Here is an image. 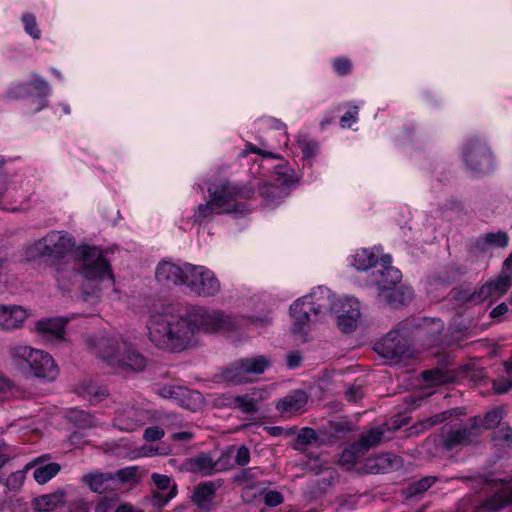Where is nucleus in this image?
Here are the masks:
<instances>
[{"label": "nucleus", "instance_id": "nucleus-6", "mask_svg": "<svg viewBox=\"0 0 512 512\" xmlns=\"http://www.w3.org/2000/svg\"><path fill=\"white\" fill-rule=\"evenodd\" d=\"M187 318L190 321V326H192L194 336L196 330L212 333L235 328L232 317L219 310L208 312L206 309L198 307L193 309Z\"/></svg>", "mask_w": 512, "mask_h": 512}, {"label": "nucleus", "instance_id": "nucleus-19", "mask_svg": "<svg viewBox=\"0 0 512 512\" xmlns=\"http://www.w3.org/2000/svg\"><path fill=\"white\" fill-rule=\"evenodd\" d=\"M33 365L30 369L33 375L37 378L54 380L58 375V368L53 358L45 351L39 350L35 353Z\"/></svg>", "mask_w": 512, "mask_h": 512}, {"label": "nucleus", "instance_id": "nucleus-8", "mask_svg": "<svg viewBox=\"0 0 512 512\" xmlns=\"http://www.w3.org/2000/svg\"><path fill=\"white\" fill-rule=\"evenodd\" d=\"M185 285L199 296H213L220 290V283L213 272L202 266L187 264Z\"/></svg>", "mask_w": 512, "mask_h": 512}, {"label": "nucleus", "instance_id": "nucleus-5", "mask_svg": "<svg viewBox=\"0 0 512 512\" xmlns=\"http://www.w3.org/2000/svg\"><path fill=\"white\" fill-rule=\"evenodd\" d=\"M480 416L471 417L466 424H456L445 431L442 447L452 451L458 446H474L479 443Z\"/></svg>", "mask_w": 512, "mask_h": 512}, {"label": "nucleus", "instance_id": "nucleus-40", "mask_svg": "<svg viewBox=\"0 0 512 512\" xmlns=\"http://www.w3.org/2000/svg\"><path fill=\"white\" fill-rule=\"evenodd\" d=\"M247 375L262 374L269 366L270 361L263 355L242 359Z\"/></svg>", "mask_w": 512, "mask_h": 512}, {"label": "nucleus", "instance_id": "nucleus-18", "mask_svg": "<svg viewBox=\"0 0 512 512\" xmlns=\"http://www.w3.org/2000/svg\"><path fill=\"white\" fill-rule=\"evenodd\" d=\"M50 93V87L46 80L38 75H34L30 82H23L17 85L9 92L12 98H23L33 94L38 97H46Z\"/></svg>", "mask_w": 512, "mask_h": 512}, {"label": "nucleus", "instance_id": "nucleus-47", "mask_svg": "<svg viewBox=\"0 0 512 512\" xmlns=\"http://www.w3.org/2000/svg\"><path fill=\"white\" fill-rule=\"evenodd\" d=\"M444 421H445V417H443V415H441L439 413V414H436L428 419L419 421L412 427V429H414L416 433H421V432H424L425 430L430 429L431 427L438 425Z\"/></svg>", "mask_w": 512, "mask_h": 512}, {"label": "nucleus", "instance_id": "nucleus-49", "mask_svg": "<svg viewBox=\"0 0 512 512\" xmlns=\"http://www.w3.org/2000/svg\"><path fill=\"white\" fill-rule=\"evenodd\" d=\"M330 485L331 482L326 478L312 480L308 485L309 493L312 497L316 498L323 494L326 488Z\"/></svg>", "mask_w": 512, "mask_h": 512}, {"label": "nucleus", "instance_id": "nucleus-51", "mask_svg": "<svg viewBox=\"0 0 512 512\" xmlns=\"http://www.w3.org/2000/svg\"><path fill=\"white\" fill-rule=\"evenodd\" d=\"M264 503L269 507H276L283 503L284 497L279 491L263 490Z\"/></svg>", "mask_w": 512, "mask_h": 512}, {"label": "nucleus", "instance_id": "nucleus-28", "mask_svg": "<svg viewBox=\"0 0 512 512\" xmlns=\"http://www.w3.org/2000/svg\"><path fill=\"white\" fill-rule=\"evenodd\" d=\"M374 281L378 288V292H381L391 287L396 286L402 279V273L399 269L387 265L384 269L378 270L374 273Z\"/></svg>", "mask_w": 512, "mask_h": 512}, {"label": "nucleus", "instance_id": "nucleus-9", "mask_svg": "<svg viewBox=\"0 0 512 512\" xmlns=\"http://www.w3.org/2000/svg\"><path fill=\"white\" fill-rule=\"evenodd\" d=\"M463 156L465 163L472 172L485 174L493 167V157L491 150L484 142L477 138H472L466 144Z\"/></svg>", "mask_w": 512, "mask_h": 512}, {"label": "nucleus", "instance_id": "nucleus-4", "mask_svg": "<svg viewBox=\"0 0 512 512\" xmlns=\"http://www.w3.org/2000/svg\"><path fill=\"white\" fill-rule=\"evenodd\" d=\"M327 310V305L313 301V296L311 295L297 299L290 306V315L294 319V323L291 326L292 334L306 340L309 325L312 321L310 318L311 313L317 318L320 314L326 313Z\"/></svg>", "mask_w": 512, "mask_h": 512}, {"label": "nucleus", "instance_id": "nucleus-64", "mask_svg": "<svg viewBox=\"0 0 512 512\" xmlns=\"http://www.w3.org/2000/svg\"><path fill=\"white\" fill-rule=\"evenodd\" d=\"M499 275L512 282V252L505 259Z\"/></svg>", "mask_w": 512, "mask_h": 512}, {"label": "nucleus", "instance_id": "nucleus-11", "mask_svg": "<svg viewBox=\"0 0 512 512\" xmlns=\"http://www.w3.org/2000/svg\"><path fill=\"white\" fill-rule=\"evenodd\" d=\"M374 350L387 359H397L406 356L409 352L406 340L399 329L388 332L375 344Z\"/></svg>", "mask_w": 512, "mask_h": 512}, {"label": "nucleus", "instance_id": "nucleus-25", "mask_svg": "<svg viewBox=\"0 0 512 512\" xmlns=\"http://www.w3.org/2000/svg\"><path fill=\"white\" fill-rule=\"evenodd\" d=\"M26 318L27 313L21 306L0 305V326L4 329L19 328Z\"/></svg>", "mask_w": 512, "mask_h": 512}, {"label": "nucleus", "instance_id": "nucleus-30", "mask_svg": "<svg viewBox=\"0 0 512 512\" xmlns=\"http://www.w3.org/2000/svg\"><path fill=\"white\" fill-rule=\"evenodd\" d=\"M221 380L234 384H243L249 381L242 359L223 368L219 374Z\"/></svg>", "mask_w": 512, "mask_h": 512}, {"label": "nucleus", "instance_id": "nucleus-34", "mask_svg": "<svg viewBox=\"0 0 512 512\" xmlns=\"http://www.w3.org/2000/svg\"><path fill=\"white\" fill-rule=\"evenodd\" d=\"M203 403V396L200 392L183 388L177 404L191 411H196Z\"/></svg>", "mask_w": 512, "mask_h": 512}, {"label": "nucleus", "instance_id": "nucleus-29", "mask_svg": "<svg viewBox=\"0 0 512 512\" xmlns=\"http://www.w3.org/2000/svg\"><path fill=\"white\" fill-rule=\"evenodd\" d=\"M83 482L96 493H105L115 488V476L111 473L87 474Z\"/></svg>", "mask_w": 512, "mask_h": 512}, {"label": "nucleus", "instance_id": "nucleus-32", "mask_svg": "<svg viewBox=\"0 0 512 512\" xmlns=\"http://www.w3.org/2000/svg\"><path fill=\"white\" fill-rule=\"evenodd\" d=\"M438 481L436 476H426L420 480L414 481L402 490V496L405 499L414 498L425 493L433 484Z\"/></svg>", "mask_w": 512, "mask_h": 512}, {"label": "nucleus", "instance_id": "nucleus-57", "mask_svg": "<svg viewBox=\"0 0 512 512\" xmlns=\"http://www.w3.org/2000/svg\"><path fill=\"white\" fill-rule=\"evenodd\" d=\"M317 143L313 141H301L299 142V148L305 159H311L315 156L317 150Z\"/></svg>", "mask_w": 512, "mask_h": 512}, {"label": "nucleus", "instance_id": "nucleus-2", "mask_svg": "<svg viewBox=\"0 0 512 512\" xmlns=\"http://www.w3.org/2000/svg\"><path fill=\"white\" fill-rule=\"evenodd\" d=\"M92 352L114 373L141 372L147 360L127 342L115 337L100 336L89 341Z\"/></svg>", "mask_w": 512, "mask_h": 512}, {"label": "nucleus", "instance_id": "nucleus-21", "mask_svg": "<svg viewBox=\"0 0 512 512\" xmlns=\"http://www.w3.org/2000/svg\"><path fill=\"white\" fill-rule=\"evenodd\" d=\"M224 484L223 479L206 481L197 484L192 494V502L199 508H207L216 496V491Z\"/></svg>", "mask_w": 512, "mask_h": 512}, {"label": "nucleus", "instance_id": "nucleus-44", "mask_svg": "<svg viewBox=\"0 0 512 512\" xmlns=\"http://www.w3.org/2000/svg\"><path fill=\"white\" fill-rule=\"evenodd\" d=\"M453 299L461 304L472 303L474 305L481 304V300L478 298V290L471 292L464 288H454Z\"/></svg>", "mask_w": 512, "mask_h": 512}, {"label": "nucleus", "instance_id": "nucleus-1", "mask_svg": "<svg viewBox=\"0 0 512 512\" xmlns=\"http://www.w3.org/2000/svg\"><path fill=\"white\" fill-rule=\"evenodd\" d=\"M147 329L150 341L168 352H181L197 344L187 317L157 313L149 318Z\"/></svg>", "mask_w": 512, "mask_h": 512}, {"label": "nucleus", "instance_id": "nucleus-42", "mask_svg": "<svg viewBox=\"0 0 512 512\" xmlns=\"http://www.w3.org/2000/svg\"><path fill=\"white\" fill-rule=\"evenodd\" d=\"M503 413L504 411L502 408H495L488 411L483 419L480 417L479 435H481L482 429L489 430L496 428L501 423Z\"/></svg>", "mask_w": 512, "mask_h": 512}, {"label": "nucleus", "instance_id": "nucleus-27", "mask_svg": "<svg viewBox=\"0 0 512 512\" xmlns=\"http://www.w3.org/2000/svg\"><path fill=\"white\" fill-rule=\"evenodd\" d=\"M66 491L58 489L53 493L41 495L33 499L32 505L38 512H51L65 504Z\"/></svg>", "mask_w": 512, "mask_h": 512}, {"label": "nucleus", "instance_id": "nucleus-55", "mask_svg": "<svg viewBox=\"0 0 512 512\" xmlns=\"http://www.w3.org/2000/svg\"><path fill=\"white\" fill-rule=\"evenodd\" d=\"M165 435V431L159 426H150L144 430L143 438L148 442L160 440Z\"/></svg>", "mask_w": 512, "mask_h": 512}, {"label": "nucleus", "instance_id": "nucleus-13", "mask_svg": "<svg viewBox=\"0 0 512 512\" xmlns=\"http://www.w3.org/2000/svg\"><path fill=\"white\" fill-rule=\"evenodd\" d=\"M321 294H326V296H322L317 300L319 301L321 299L327 298L328 302L323 303L324 305L328 306V310L326 312H333L337 315V317L360 316V305L357 299L351 297L344 299H333L334 296L330 295L329 290H321Z\"/></svg>", "mask_w": 512, "mask_h": 512}, {"label": "nucleus", "instance_id": "nucleus-59", "mask_svg": "<svg viewBox=\"0 0 512 512\" xmlns=\"http://www.w3.org/2000/svg\"><path fill=\"white\" fill-rule=\"evenodd\" d=\"M235 463L239 466H246L250 461V451L249 449L242 445L236 450V455L234 457Z\"/></svg>", "mask_w": 512, "mask_h": 512}, {"label": "nucleus", "instance_id": "nucleus-3", "mask_svg": "<svg viewBox=\"0 0 512 512\" xmlns=\"http://www.w3.org/2000/svg\"><path fill=\"white\" fill-rule=\"evenodd\" d=\"M75 255L81 263V271L86 279L100 281L108 278L114 282L111 265L97 247L82 245L75 250Z\"/></svg>", "mask_w": 512, "mask_h": 512}, {"label": "nucleus", "instance_id": "nucleus-23", "mask_svg": "<svg viewBox=\"0 0 512 512\" xmlns=\"http://www.w3.org/2000/svg\"><path fill=\"white\" fill-rule=\"evenodd\" d=\"M183 469L191 473H199L202 476H210L217 471V462L207 453H200L188 458L183 463Z\"/></svg>", "mask_w": 512, "mask_h": 512}, {"label": "nucleus", "instance_id": "nucleus-7", "mask_svg": "<svg viewBox=\"0 0 512 512\" xmlns=\"http://www.w3.org/2000/svg\"><path fill=\"white\" fill-rule=\"evenodd\" d=\"M75 246V240L69 234L59 231H51L43 238L37 240L32 249L39 256H47L55 259L63 258Z\"/></svg>", "mask_w": 512, "mask_h": 512}, {"label": "nucleus", "instance_id": "nucleus-22", "mask_svg": "<svg viewBox=\"0 0 512 512\" xmlns=\"http://www.w3.org/2000/svg\"><path fill=\"white\" fill-rule=\"evenodd\" d=\"M379 300L390 307L398 308L407 305L413 298V291L409 287L399 286L378 292Z\"/></svg>", "mask_w": 512, "mask_h": 512}, {"label": "nucleus", "instance_id": "nucleus-43", "mask_svg": "<svg viewBox=\"0 0 512 512\" xmlns=\"http://www.w3.org/2000/svg\"><path fill=\"white\" fill-rule=\"evenodd\" d=\"M232 480L237 485L252 489L256 483V474L252 468H246L234 474Z\"/></svg>", "mask_w": 512, "mask_h": 512}, {"label": "nucleus", "instance_id": "nucleus-58", "mask_svg": "<svg viewBox=\"0 0 512 512\" xmlns=\"http://www.w3.org/2000/svg\"><path fill=\"white\" fill-rule=\"evenodd\" d=\"M358 116V106H353L347 111L340 119V125L342 128H349L356 122Z\"/></svg>", "mask_w": 512, "mask_h": 512}, {"label": "nucleus", "instance_id": "nucleus-20", "mask_svg": "<svg viewBox=\"0 0 512 512\" xmlns=\"http://www.w3.org/2000/svg\"><path fill=\"white\" fill-rule=\"evenodd\" d=\"M295 182H297V180H291L286 177L281 185L262 183L258 186V191L267 205L276 206L288 196V186Z\"/></svg>", "mask_w": 512, "mask_h": 512}, {"label": "nucleus", "instance_id": "nucleus-45", "mask_svg": "<svg viewBox=\"0 0 512 512\" xmlns=\"http://www.w3.org/2000/svg\"><path fill=\"white\" fill-rule=\"evenodd\" d=\"M32 467V464L29 463L25 466L23 470H18L11 473L6 479L5 485L10 491H18L23 486L25 481L26 471Z\"/></svg>", "mask_w": 512, "mask_h": 512}, {"label": "nucleus", "instance_id": "nucleus-39", "mask_svg": "<svg viewBox=\"0 0 512 512\" xmlns=\"http://www.w3.org/2000/svg\"><path fill=\"white\" fill-rule=\"evenodd\" d=\"M377 263L376 255L368 249H362L354 255L353 265L357 270L366 271Z\"/></svg>", "mask_w": 512, "mask_h": 512}, {"label": "nucleus", "instance_id": "nucleus-12", "mask_svg": "<svg viewBox=\"0 0 512 512\" xmlns=\"http://www.w3.org/2000/svg\"><path fill=\"white\" fill-rule=\"evenodd\" d=\"M68 322L64 317L44 318L35 322L34 329L43 340L60 342L65 340Z\"/></svg>", "mask_w": 512, "mask_h": 512}, {"label": "nucleus", "instance_id": "nucleus-61", "mask_svg": "<svg viewBox=\"0 0 512 512\" xmlns=\"http://www.w3.org/2000/svg\"><path fill=\"white\" fill-rule=\"evenodd\" d=\"M345 397L349 402H357L363 397L362 386L353 384L346 390Z\"/></svg>", "mask_w": 512, "mask_h": 512}, {"label": "nucleus", "instance_id": "nucleus-41", "mask_svg": "<svg viewBox=\"0 0 512 512\" xmlns=\"http://www.w3.org/2000/svg\"><path fill=\"white\" fill-rule=\"evenodd\" d=\"M318 435L316 431L310 427L302 428L293 443V449L297 451H304V447L317 442Z\"/></svg>", "mask_w": 512, "mask_h": 512}, {"label": "nucleus", "instance_id": "nucleus-36", "mask_svg": "<svg viewBox=\"0 0 512 512\" xmlns=\"http://www.w3.org/2000/svg\"><path fill=\"white\" fill-rule=\"evenodd\" d=\"M508 240L509 237L506 232H490L486 233L481 239H479L476 243V246L483 251L485 250V245L504 248L508 245Z\"/></svg>", "mask_w": 512, "mask_h": 512}, {"label": "nucleus", "instance_id": "nucleus-52", "mask_svg": "<svg viewBox=\"0 0 512 512\" xmlns=\"http://www.w3.org/2000/svg\"><path fill=\"white\" fill-rule=\"evenodd\" d=\"M358 318L353 316L337 317V326L344 333L353 332L357 327Z\"/></svg>", "mask_w": 512, "mask_h": 512}, {"label": "nucleus", "instance_id": "nucleus-14", "mask_svg": "<svg viewBox=\"0 0 512 512\" xmlns=\"http://www.w3.org/2000/svg\"><path fill=\"white\" fill-rule=\"evenodd\" d=\"M403 466V459L392 453H383L368 458L365 463V470L371 474H383L398 470Z\"/></svg>", "mask_w": 512, "mask_h": 512}, {"label": "nucleus", "instance_id": "nucleus-24", "mask_svg": "<svg viewBox=\"0 0 512 512\" xmlns=\"http://www.w3.org/2000/svg\"><path fill=\"white\" fill-rule=\"evenodd\" d=\"M383 436V431L379 429H372L367 434L362 435L349 450H345L343 456H352L353 458L359 457L369 449L377 446L382 441Z\"/></svg>", "mask_w": 512, "mask_h": 512}, {"label": "nucleus", "instance_id": "nucleus-50", "mask_svg": "<svg viewBox=\"0 0 512 512\" xmlns=\"http://www.w3.org/2000/svg\"><path fill=\"white\" fill-rule=\"evenodd\" d=\"M493 440L510 446L512 444V428L508 425L501 426L493 433Z\"/></svg>", "mask_w": 512, "mask_h": 512}, {"label": "nucleus", "instance_id": "nucleus-38", "mask_svg": "<svg viewBox=\"0 0 512 512\" xmlns=\"http://www.w3.org/2000/svg\"><path fill=\"white\" fill-rule=\"evenodd\" d=\"M67 419L69 422L82 429L91 428L95 425L93 416L83 410H69L67 413Z\"/></svg>", "mask_w": 512, "mask_h": 512}, {"label": "nucleus", "instance_id": "nucleus-15", "mask_svg": "<svg viewBox=\"0 0 512 512\" xmlns=\"http://www.w3.org/2000/svg\"><path fill=\"white\" fill-rule=\"evenodd\" d=\"M151 479L159 491H153L152 504L158 508L165 506L177 493V486H171V479L167 475L153 473Z\"/></svg>", "mask_w": 512, "mask_h": 512}, {"label": "nucleus", "instance_id": "nucleus-16", "mask_svg": "<svg viewBox=\"0 0 512 512\" xmlns=\"http://www.w3.org/2000/svg\"><path fill=\"white\" fill-rule=\"evenodd\" d=\"M512 286V282L507 280L501 275L496 278L486 281L478 289V298L481 303L490 299V305L496 300L504 296Z\"/></svg>", "mask_w": 512, "mask_h": 512}, {"label": "nucleus", "instance_id": "nucleus-35", "mask_svg": "<svg viewBox=\"0 0 512 512\" xmlns=\"http://www.w3.org/2000/svg\"><path fill=\"white\" fill-rule=\"evenodd\" d=\"M421 375L425 382L432 385H442L453 380V376L450 372L439 367L430 370H424Z\"/></svg>", "mask_w": 512, "mask_h": 512}, {"label": "nucleus", "instance_id": "nucleus-56", "mask_svg": "<svg viewBox=\"0 0 512 512\" xmlns=\"http://www.w3.org/2000/svg\"><path fill=\"white\" fill-rule=\"evenodd\" d=\"M214 212L217 214H220L219 209H216V206L214 205V203L212 202V199L210 198L209 201H207L204 204H200L198 206L197 217L200 219H203V218L210 216Z\"/></svg>", "mask_w": 512, "mask_h": 512}, {"label": "nucleus", "instance_id": "nucleus-62", "mask_svg": "<svg viewBox=\"0 0 512 512\" xmlns=\"http://www.w3.org/2000/svg\"><path fill=\"white\" fill-rule=\"evenodd\" d=\"M508 311V305L505 302H502L490 311L489 316L496 322H502L503 316L507 314Z\"/></svg>", "mask_w": 512, "mask_h": 512}, {"label": "nucleus", "instance_id": "nucleus-33", "mask_svg": "<svg viewBox=\"0 0 512 512\" xmlns=\"http://www.w3.org/2000/svg\"><path fill=\"white\" fill-rule=\"evenodd\" d=\"M38 349L29 346H15L11 348L10 354L14 363L20 367L27 365L29 368L33 365V359Z\"/></svg>", "mask_w": 512, "mask_h": 512}, {"label": "nucleus", "instance_id": "nucleus-17", "mask_svg": "<svg viewBox=\"0 0 512 512\" xmlns=\"http://www.w3.org/2000/svg\"><path fill=\"white\" fill-rule=\"evenodd\" d=\"M187 273V264L182 268L171 262L163 261L157 266L155 277L163 285H177L185 284Z\"/></svg>", "mask_w": 512, "mask_h": 512}, {"label": "nucleus", "instance_id": "nucleus-10", "mask_svg": "<svg viewBox=\"0 0 512 512\" xmlns=\"http://www.w3.org/2000/svg\"><path fill=\"white\" fill-rule=\"evenodd\" d=\"M209 197L219 209L220 213L237 212L240 204L237 202L235 194V184L230 181H223L217 185L208 188Z\"/></svg>", "mask_w": 512, "mask_h": 512}, {"label": "nucleus", "instance_id": "nucleus-60", "mask_svg": "<svg viewBox=\"0 0 512 512\" xmlns=\"http://www.w3.org/2000/svg\"><path fill=\"white\" fill-rule=\"evenodd\" d=\"M336 72L343 76L347 75L351 71V62L346 58H336L333 63Z\"/></svg>", "mask_w": 512, "mask_h": 512}, {"label": "nucleus", "instance_id": "nucleus-54", "mask_svg": "<svg viewBox=\"0 0 512 512\" xmlns=\"http://www.w3.org/2000/svg\"><path fill=\"white\" fill-rule=\"evenodd\" d=\"M183 388V386L167 385L160 389L159 394L163 398L174 400L177 403Z\"/></svg>", "mask_w": 512, "mask_h": 512}, {"label": "nucleus", "instance_id": "nucleus-31", "mask_svg": "<svg viewBox=\"0 0 512 512\" xmlns=\"http://www.w3.org/2000/svg\"><path fill=\"white\" fill-rule=\"evenodd\" d=\"M512 503V488L507 491H502L497 493L487 499L482 507L478 508L476 512H481V510H485L488 512H495L501 510Z\"/></svg>", "mask_w": 512, "mask_h": 512}, {"label": "nucleus", "instance_id": "nucleus-53", "mask_svg": "<svg viewBox=\"0 0 512 512\" xmlns=\"http://www.w3.org/2000/svg\"><path fill=\"white\" fill-rule=\"evenodd\" d=\"M137 474V467H127L120 469L116 472L115 476V485L117 483H126L133 480Z\"/></svg>", "mask_w": 512, "mask_h": 512}, {"label": "nucleus", "instance_id": "nucleus-48", "mask_svg": "<svg viewBox=\"0 0 512 512\" xmlns=\"http://www.w3.org/2000/svg\"><path fill=\"white\" fill-rule=\"evenodd\" d=\"M25 31L32 36L34 39L40 38V30L37 28V22L34 15L27 13L22 17Z\"/></svg>", "mask_w": 512, "mask_h": 512}, {"label": "nucleus", "instance_id": "nucleus-26", "mask_svg": "<svg viewBox=\"0 0 512 512\" xmlns=\"http://www.w3.org/2000/svg\"><path fill=\"white\" fill-rule=\"evenodd\" d=\"M307 402L308 395L305 391L294 390L277 402L276 409L282 414L294 413L302 409Z\"/></svg>", "mask_w": 512, "mask_h": 512}, {"label": "nucleus", "instance_id": "nucleus-46", "mask_svg": "<svg viewBox=\"0 0 512 512\" xmlns=\"http://www.w3.org/2000/svg\"><path fill=\"white\" fill-rule=\"evenodd\" d=\"M234 403L243 413H254L258 410L256 401L249 395H239L234 398Z\"/></svg>", "mask_w": 512, "mask_h": 512}, {"label": "nucleus", "instance_id": "nucleus-37", "mask_svg": "<svg viewBox=\"0 0 512 512\" xmlns=\"http://www.w3.org/2000/svg\"><path fill=\"white\" fill-rule=\"evenodd\" d=\"M61 470L60 464L56 462H51L46 465H42L37 467L34 470V479L39 484H45L49 480H51L54 476H56Z\"/></svg>", "mask_w": 512, "mask_h": 512}, {"label": "nucleus", "instance_id": "nucleus-63", "mask_svg": "<svg viewBox=\"0 0 512 512\" xmlns=\"http://www.w3.org/2000/svg\"><path fill=\"white\" fill-rule=\"evenodd\" d=\"M12 395V384L9 379L0 376V401L7 400Z\"/></svg>", "mask_w": 512, "mask_h": 512}]
</instances>
